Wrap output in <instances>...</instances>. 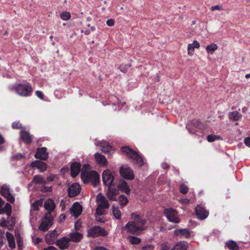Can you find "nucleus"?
I'll use <instances>...</instances> for the list:
<instances>
[{"label": "nucleus", "mask_w": 250, "mask_h": 250, "mask_svg": "<svg viewBox=\"0 0 250 250\" xmlns=\"http://www.w3.org/2000/svg\"><path fill=\"white\" fill-rule=\"evenodd\" d=\"M51 190V187H44V191H50Z\"/></svg>", "instance_id": "nucleus-64"}, {"label": "nucleus", "mask_w": 250, "mask_h": 250, "mask_svg": "<svg viewBox=\"0 0 250 250\" xmlns=\"http://www.w3.org/2000/svg\"><path fill=\"white\" fill-rule=\"evenodd\" d=\"M44 207L47 211V212L45 214H48V215L52 216L51 213L56 207L54 201L51 199H47L44 203Z\"/></svg>", "instance_id": "nucleus-15"}, {"label": "nucleus", "mask_w": 250, "mask_h": 250, "mask_svg": "<svg viewBox=\"0 0 250 250\" xmlns=\"http://www.w3.org/2000/svg\"><path fill=\"white\" fill-rule=\"evenodd\" d=\"M3 232L0 229V249H1L2 248V247L3 246V244H4V236H3Z\"/></svg>", "instance_id": "nucleus-45"}, {"label": "nucleus", "mask_w": 250, "mask_h": 250, "mask_svg": "<svg viewBox=\"0 0 250 250\" xmlns=\"http://www.w3.org/2000/svg\"><path fill=\"white\" fill-rule=\"evenodd\" d=\"M188 188L187 187V186L185 185H182L180 186V192L182 193L183 194H186L188 193Z\"/></svg>", "instance_id": "nucleus-42"}, {"label": "nucleus", "mask_w": 250, "mask_h": 250, "mask_svg": "<svg viewBox=\"0 0 250 250\" xmlns=\"http://www.w3.org/2000/svg\"><path fill=\"white\" fill-rule=\"evenodd\" d=\"M58 233L56 230H54L48 233L45 236V240L48 244H53L54 242L55 239L58 236Z\"/></svg>", "instance_id": "nucleus-24"}, {"label": "nucleus", "mask_w": 250, "mask_h": 250, "mask_svg": "<svg viewBox=\"0 0 250 250\" xmlns=\"http://www.w3.org/2000/svg\"><path fill=\"white\" fill-rule=\"evenodd\" d=\"M81 177L84 183L91 182L94 187H96L100 182V176L98 173L94 170L87 172H82Z\"/></svg>", "instance_id": "nucleus-3"}, {"label": "nucleus", "mask_w": 250, "mask_h": 250, "mask_svg": "<svg viewBox=\"0 0 250 250\" xmlns=\"http://www.w3.org/2000/svg\"><path fill=\"white\" fill-rule=\"evenodd\" d=\"M36 94L42 100L43 99V95L41 91H36Z\"/></svg>", "instance_id": "nucleus-53"}, {"label": "nucleus", "mask_w": 250, "mask_h": 250, "mask_svg": "<svg viewBox=\"0 0 250 250\" xmlns=\"http://www.w3.org/2000/svg\"><path fill=\"white\" fill-rule=\"evenodd\" d=\"M174 235L175 236H183L185 238H188L190 235L189 231L187 229H177L174 230Z\"/></svg>", "instance_id": "nucleus-29"}, {"label": "nucleus", "mask_w": 250, "mask_h": 250, "mask_svg": "<svg viewBox=\"0 0 250 250\" xmlns=\"http://www.w3.org/2000/svg\"><path fill=\"white\" fill-rule=\"evenodd\" d=\"M241 117V115L236 111L230 112L229 114V117L230 119L233 120L235 121L239 120Z\"/></svg>", "instance_id": "nucleus-33"}, {"label": "nucleus", "mask_w": 250, "mask_h": 250, "mask_svg": "<svg viewBox=\"0 0 250 250\" xmlns=\"http://www.w3.org/2000/svg\"><path fill=\"white\" fill-rule=\"evenodd\" d=\"M5 142L4 139L2 136L0 134V144H3Z\"/></svg>", "instance_id": "nucleus-63"}, {"label": "nucleus", "mask_w": 250, "mask_h": 250, "mask_svg": "<svg viewBox=\"0 0 250 250\" xmlns=\"http://www.w3.org/2000/svg\"><path fill=\"white\" fill-rule=\"evenodd\" d=\"M195 214L198 219L202 220L207 218L209 213L204 208L198 205L195 208Z\"/></svg>", "instance_id": "nucleus-12"}, {"label": "nucleus", "mask_w": 250, "mask_h": 250, "mask_svg": "<svg viewBox=\"0 0 250 250\" xmlns=\"http://www.w3.org/2000/svg\"><path fill=\"white\" fill-rule=\"evenodd\" d=\"M107 233L102 227L95 226L92 228L88 232L87 236L92 237H97L99 236H105Z\"/></svg>", "instance_id": "nucleus-7"}, {"label": "nucleus", "mask_w": 250, "mask_h": 250, "mask_svg": "<svg viewBox=\"0 0 250 250\" xmlns=\"http://www.w3.org/2000/svg\"><path fill=\"white\" fill-rule=\"evenodd\" d=\"M226 245L230 250H238L239 248L238 245L233 241H229L226 242Z\"/></svg>", "instance_id": "nucleus-34"}, {"label": "nucleus", "mask_w": 250, "mask_h": 250, "mask_svg": "<svg viewBox=\"0 0 250 250\" xmlns=\"http://www.w3.org/2000/svg\"><path fill=\"white\" fill-rule=\"evenodd\" d=\"M89 167V165L88 164H84L82 168V172H86V169H88Z\"/></svg>", "instance_id": "nucleus-55"}, {"label": "nucleus", "mask_w": 250, "mask_h": 250, "mask_svg": "<svg viewBox=\"0 0 250 250\" xmlns=\"http://www.w3.org/2000/svg\"><path fill=\"white\" fill-rule=\"evenodd\" d=\"M12 207L9 203H6L3 208H0V214L5 213L8 217L11 214Z\"/></svg>", "instance_id": "nucleus-31"}, {"label": "nucleus", "mask_w": 250, "mask_h": 250, "mask_svg": "<svg viewBox=\"0 0 250 250\" xmlns=\"http://www.w3.org/2000/svg\"><path fill=\"white\" fill-rule=\"evenodd\" d=\"M96 201L99 203L98 205H101L104 208H108L109 207L108 200L102 193H100L97 195Z\"/></svg>", "instance_id": "nucleus-17"}, {"label": "nucleus", "mask_w": 250, "mask_h": 250, "mask_svg": "<svg viewBox=\"0 0 250 250\" xmlns=\"http://www.w3.org/2000/svg\"><path fill=\"white\" fill-rule=\"evenodd\" d=\"M81 189V186L79 184H73L68 188V196L70 197H73L76 196L77 195L80 194Z\"/></svg>", "instance_id": "nucleus-11"}, {"label": "nucleus", "mask_w": 250, "mask_h": 250, "mask_svg": "<svg viewBox=\"0 0 250 250\" xmlns=\"http://www.w3.org/2000/svg\"><path fill=\"white\" fill-rule=\"evenodd\" d=\"M211 9L212 11L215 10H218L219 11H221V10H223V8H222V6H220V5H215V6H212L211 7Z\"/></svg>", "instance_id": "nucleus-48"}, {"label": "nucleus", "mask_w": 250, "mask_h": 250, "mask_svg": "<svg viewBox=\"0 0 250 250\" xmlns=\"http://www.w3.org/2000/svg\"><path fill=\"white\" fill-rule=\"evenodd\" d=\"M0 226L3 227H7L8 222L4 218H1L0 220Z\"/></svg>", "instance_id": "nucleus-46"}, {"label": "nucleus", "mask_w": 250, "mask_h": 250, "mask_svg": "<svg viewBox=\"0 0 250 250\" xmlns=\"http://www.w3.org/2000/svg\"><path fill=\"white\" fill-rule=\"evenodd\" d=\"M214 137H215V135H208L207 136V140L209 142H213V141H214L215 140V138Z\"/></svg>", "instance_id": "nucleus-49"}, {"label": "nucleus", "mask_w": 250, "mask_h": 250, "mask_svg": "<svg viewBox=\"0 0 250 250\" xmlns=\"http://www.w3.org/2000/svg\"><path fill=\"white\" fill-rule=\"evenodd\" d=\"M21 138L26 144H30L32 141L31 135L27 131H21L20 132Z\"/></svg>", "instance_id": "nucleus-23"}, {"label": "nucleus", "mask_w": 250, "mask_h": 250, "mask_svg": "<svg viewBox=\"0 0 250 250\" xmlns=\"http://www.w3.org/2000/svg\"><path fill=\"white\" fill-rule=\"evenodd\" d=\"M130 65L128 64H122L120 65L119 68L120 70L124 73H126L129 68Z\"/></svg>", "instance_id": "nucleus-43"}, {"label": "nucleus", "mask_w": 250, "mask_h": 250, "mask_svg": "<svg viewBox=\"0 0 250 250\" xmlns=\"http://www.w3.org/2000/svg\"><path fill=\"white\" fill-rule=\"evenodd\" d=\"M119 202L121 205L125 206L128 202L127 198L124 195H121L119 197Z\"/></svg>", "instance_id": "nucleus-38"}, {"label": "nucleus", "mask_w": 250, "mask_h": 250, "mask_svg": "<svg viewBox=\"0 0 250 250\" xmlns=\"http://www.w3.org/2000/svg\"><path fill=\"white\" fill-rule=\"evenodd\" d=\"M218 48V46L215 43H212L206 46V50L208 53L212 54Z\"/></svg>", "instance_id": "nucleus-35"}, {"label": "nucleus", "mask_w": 250, "mask_h": 250, "mask_svg": "<svg viewBox=\"0 0 250 250\" xmlns=\"http://www.w3.org/2000/svg\"><path fill=\"white\" fill-rule=\"evenodd\" d=\"M44 250H58L56 248L53 246H49L47 248L44 249Z\"/></svg>", "instance_id": "nucleus-59"}, {"label": "nucleus", "mask_w": 250, "mask_h": 250, "mask_svg": "<svg viewBox=\"0 0 250 250\" xmlns=\"http://www.w3.org/2000/svg\"><path fill=\"white\" fill-rule=\"evenodd\" d=\"M97 146L101 147L102 151L104 153H109L112 148L110 144L104 141H101L97 144Z\"/></svg>", "instance_id": "nucleus-21"}, {"label": "nucleus", "mask_w": 250, "mask_h": 250, "mask_svg": "<svg viewBox=\"0 0 250 250\" xmlns=\"http://www.w3.org/2000/svg\"><path fill=\"white\" fill-rule=\"evenodd\" d=\"M8 223H10V226L11 227H13L15 225V219L13 217H11L9 218V220L7 221Z\"/></svg>", "instance_id": "nucleus-51"}, {"label": "nucleus", "mask_w": 250, "mask_h": 250, "mask_svg": "<svg viewBox=\"0 0 250 250\" xmlns=\"http://www.w3.org/2000/svg\"><path fill=\"white\" fill-rule=\"evenodd\" d=\"M122 151L125 153L128 158L131 159L132 162L139 167L144 165L143 158L138 154L137 152L134 151L128 146H123Z\"/></svg>", "instance_id": "nucleus-2"}, {"label": "nucleus", "mask_w": 250, "mask_h": 250, "mask_svg": "<svg viewBox=\"0 0 250 250\" xmlns=\"http://www.w3.org/2000/svg\"><path fill=\"white\" fill-rule=\"evenodd\" d=\"M112 212L114 217L117 219H119L121 216V212L118 208L115 207L114 206L112 207Z\"/></svg>", "instance_id": "nucleus-37"}, {"label": "nucleus", "mask_w": 250, "mask_h": 250, "mask_svg": "<svg viewBox=\"0 0 250 250\" xmlns=\"http://www.w3.org/2000/svg\"><path fill=\"white\" fill-rule=\"evenodd\" d=\"M0 194L5 197L8 201L10 203H13L15 199L13 196L10 192V189L8 186L3 185L1 188Z\"/></svg>", "instance_id": "nucleus-10"}, {"label": "nucleus", "mask_w": 250, "mask_h": 250, "mask_svg": "<svg viewBox=\"0 0 250 250\" xmlns=\"http://www.w3.org/2000/svg\"><path fill=\"white\" fill-rule=\"evenodd\" d=\"M199 43L196 41H194L192 43H189L188 44V54L190 56L193 55L194 51V48H199Z\"/></svg>", "instance_id": "nucleus-28"}, {"label": "nucleus", "mask_w": 250, "mask_h": 250, "mask_svg": "<svg viewBox=\"0 0 250 250\" xmlns=\"http://www.w3.org/2000/svg\"><path fill=\"white\" fill-rule=\"evenodd\" d=\"M115 23L114 20L112 19L108 20L106 21V24L109 26H112L114 25Z\"/></svg>", "instance_id": "nucleus-50"}, {"label": "nucleus", "mask_w": 250, "mask_h": 250, "mask_svg": "<svg viewBox=\"0 0 250 250\" xmlns=\"http://www.w3.org/2000/svg\"><path fill=\"white\" fill-rule=\"evenodd\" d=\"M112 186H108V191L107 193V196L111 201H115L116 200V199L114 197L115 196L117 195L118 190L114 187H112Z\"/></svg>", "instance_id": "nucleus-25"}, {"label": "nucleus", "mask_w": 250, "mask_h": 250, "mask_svg": "<svg viewBox=\"0 0 250 250\" xmlns=\"http://www.w3.org/2000/svg\"><path fill=\"white\" fill-rule=\"evenodd\" d=\"M74 227H75V229L76 230L75 231L80 230V229L82 227L81 222L80 221H76V223H75Z\"/></svg>", "instance_id": "nucleus-44"}, {"label": "nucleus", "mask_w": 250, "mask_h": 250, "mask_svg": "<svg viewBox=\"0 0 250 250\" xmlns=\"http://www.w3.org/2000/svg\"><path fill=\"white\" fill-rule=\"evenodd\" d=\"M131 221H129L125 226L123 229H126L128 232L136 235L140 234L142 230L146 229L145 225L146 224V220L143 216L133 213L131 214Z\"/></svg>", "instance_id": "nucleus-1"}, {"label": "nucleus", "mask_w": 250, "mask_h": 250, "mask_svg": "<svg viewBox=\"0 0 250 250\" xmlns=\"http://www.w3.org/2000/svg\"><path fill=\"white\" fill-rule=\"evenodd\" d=\"M244 143L246 146L250 147V138H246Z\"/></svg>", "instance_id": "nucleus-56"}, {"label": "nucleus", "mask_w": 250, "mask_h": 250, "mask_svg": "<svg viewBox=\"0 0 250 250\" xmlns=\"http://www.w3.org/2000/svg\"><path fill=\"white\" fill-rule=\"evenodd\" d=\"M32 182L36 185L42 184L45 185L47 184V182L45 178L41 175H35L32 179Z\"/></svg>", "instance_id": "nucleus-27"}, {"label": "nucleus", "mask_w": 250, "mask_h": 250, "mask_svg": "<svg viewBox=\"0 0 250 250\" xmlns=\"http://www.w3.org/2000/svg\"><path fill=\"white\" fill-rule=\"evenodd\" d=\"M118 188L123 192L126 194L130 193V189L127 185V182L123 180H120L118 185Z\"/></svg>", "instance_id": "nucleus-22"}, {"label": "nucleus", "mask_w": 250, "mask_h": 250, "mask_svg": "<svg viewBox=\"0 0 250 250\" xmlns=\"http://www.w3.org/2000/svg\"><path fill=\"white\" fill-rule=\"evenodd\" d=\"M30 166L32 167H36L40 172H43L46 170L47 165L42 161L36 160L32 162Z\"/></svg>", "instance_id": "nucleus-16"}, {"label": "nucleus", "mask_w": 250, "mask_h": 250, "mask_svg": "<svg viewBox=\"0 0 250 250\" xmlns=\"http://www.w3.org/2000/svg\"><path fill=\"white\" fill-rule=\"evenodd\" d=\"M187 246L184 242H180L176 244L171 250H186Z\"/></svg>", "instance_id": "nucleus-36"}, {"label": "nucleus", "mask_w": 250, "mask_h": 250, "mask_svg": "<svg viewBox=\"0 0 250 250\" xmlns=\"http://www.w3.org/2000/svg\"><path fill=\"white\" fill-rule=\"evenodd\" d=\"M82 207L78 202H75L70 208V213L72 216L78 217L82 212Z\"/></svg>", "instance_id": "nucleus-13"}, {"label": "nucleus", "mask_w": 250, "mask_h": 250, "mask_svg": "<svg viewBox=\"0 0 250 250\" xmlns=\"http://www.w3.org/2000/svg\"><path fill=\"white\" fill-rule=\"evenodd\" d=\"M162 167L164 169L169 168V166L166 163H163L162 164Z\"/></svg>", "instance_id": "nucleus-58"}, {"label": "nucleus", "mask_w": 250, "mask_h": 250, "mask_svg": "<svg viewBox=\"0 0 250 250\" xmlns=\"http://www.w3.org/2000/svg\"><path fill=\"white\" fill-rule=\"evenodd\" d=\"M43 199H40L39 200L35 201L32 204V208L33 210L37 211L39 209L40 207H42L43 204Z\"/></svg>", "instance_id": "nucleus-32"}, {"label": "nucleus", "mask_w": 250, "mask_h": 250, "mask_svg": "<svg viewBox=\"0 0 250 250\" xmlns=\"http://www.w3.org/2000/svg\"><path fill=\"white\" fill-rule=\"evenodd\" d=\"M154 247L152 245H147L143 247L144 250H151L153 249Z\"/></svg>", "instance_id": "nucleus-54"}, {"label": "nucleus", "mask_w": 250, "mask_h": 250, "mask_svg": "<svg viewBox=\"0 0 250 250\" xmlns=\"http://www.w3.org/2000/svg\"><path fill=\"white\" fill-rule=\"evenodd\" d=\"M6 236L8 242L9 247L11 249H15L16 247L15 239L12 233L7 231Z\"/></svg>", "instance_id": "nucleus-30"}, {"label": "nucleus", "mask_w": 250, "mask_h": 250, "mask_svg": "<svg viewBox=\"0 0 250 250\" xmlns=\"http://www.w3.org/2000/svg\"><path fill=\"white\" fill-rule=\"evenodd\" d=\"M69 242L68 238L64 237L58 240L56 242V244L61 250H65L68 247Z\"/></svg>", "instance_id": "nucleus-20"}, {"label": "nucleus", "mask_w": 250, "mask_h": 250, "mask_svg": "<svg viewBox=\"0 0 250 250\" xmlns=\"http://www.w3.org/2000/svg\"><path fill=\"white\" fill-rule=\"evenodd\" d=\"M17 242L18 244V245L19 247H21L22 246V241L21 240V238L20 237H19L17 239Z\"/></svg>", "instance_id": "nucleus-57"}, {"label": "nucleus", "mask_w": 250, "mask_h": 250, "mask_svg": "<svg viewBox=\"0 0 250 250\" xmlns=\"http://www.w3.org/2000/svg\"><path fill=\"white\" fill-rule=\"evenodd\" d=\"M69 238L68 240L70 241L77 243L79 242L83 238V234L78 231H74L69 233Z\"/></svg>", "instance_id": "nucleus-19"}, {"label": "nucleus", "mask_w": 250, "mask_h": 250, "mask_svg": "<svg viewBox=\"0 0 250 250\" xmlns=\"http://www.w3.org/2000/svg\"><path fill=\"white\" fill-rule=\"evenodd\" d=\"M120 173L122 177L127 180H133L134 178L133 171L127 165L121 166L120 168Z\"/></svg>", "instance_id": "nucleus-6"}, {"label": "nucleus", "mask_w": 250, "mask_h": 250, "mask_svg": "<svg viewBox=\"0 0 250 250\" xmlns=\"http://www.w3.org/2000/svg\"><path fill=\"white\" fill-rule=\"evenodd\" d=\"M71 17V15L69 12H65L61 14V18L62 20L66 21L69 20Z\"/></svg>", "instance_id": "nucleus-41"}, {"label": "nucleus", "mask_w": 250, "mask_h": 250, "mask_svg": "<svg viewBox=\"0 0 250 250\" xmlns=\"http://www.w3.org/2000/svg\"><path fill=\"white\" fill-rule=\"evenodd\" d=\"M54 179V176L53 175H50L47 177V182H51L53 181Z\"/></svg>", "instance_id": "nucleus-60"}, {"label": "nucleus", "mask_w": 250, "mask_h": 250, "mask_svg": "<svg viewBox=\"0 0 250 250\" xmlns=\"http://www.w3.org/2000/svg\"><path fill=\"white\" fill-rule=\"evenodd\" d=\"M12 127L15 129H21L22 126L19 122H14L12 124Z\"/></svg>", "instance_id": "nucleus-47"}, {"label": "nucleus", "mask_w": 250, "mask_h": 250, "mask_svg": "<svg viewBox=\"0 0 250 250\" xmlns=\"http://www.w3.org/2000/svg\"><path fill=\"white\" fill-rule=\"evenodd\" d=\"M129 241L132 244H138L141 242V239L138 237L135 236H129L128 237Z\"/></svg>", "instance_id": "nucleus-39"}, {"label": "nucleus", "mask_w": 250, "mask_h": 250, "mask_svg": "<svg viewBox=\"0 0 250 250\" xmlns=\"http://www.w3.org/2000/svg\"><path fill=\"white\" fill-rule=\"evenodd\" d=\"M65 219V215L64 214H62L60 216V220L61 221H63Z\"/></svg>", "instance_id": "nucleus-62"}, {"label": "nucleus", "mask_w": 250, "mask_h": 250, "mask_svg": "<svg viewBox=\"0 0 250 250\" xmlns=\"http://www.w3.org/2000/svg\"><path fill=\"white\" fill-rule=\"evenodd\" d=\"M161 249L162 250H168L169 247L167 246V243H164L161 245Z\"/></svg>", "instance_id": "nucleus-52"}, {"label": "nucleus", "mask_w": 250, "mask_h": 250, "mask_svg": "<svg viewBox=\"0 0 250 250\" xmlns=\"http://www.w3.org/2000/svg\"><path fill=\"white\" fill-rule=\"evenodd\" d=\"M103 181L104 185L106 186H115L116 184L114 182V177L112 174L110 170L106 169L104 170L102 174Z\"/></svg>", "instance_id": "nucleus-5"}, {"label": "nucleus", "mask_w": 250, "mask_h": 250, "mask_svg": "<svg viewBox=\"0 0 250 250\" xmlns=\"http://www.w3.org/2000/svg\"><path fill=\"white\" fill-rule=\"evenodd\" d=\"M53 216H49L48 214H45L38 228L39 229L42 231L48 230L53 224Z\"/></svg>", "instance_id": "nucleus-4"}, {"label": "nucleus", "mask_w": 250, "mask_h": 250, "mask_svg": "<svg viewBox=\"0 0 250 250\" xmlns=\"http://www.w3.org/2000/svg\"><path fill=\"white\" fill-rule=\"evenodd\" d=\"M95 158L97 163L102 166H105L107 164V161L105 157L99 153L95 154Z\"/></svg>", "instance_id": "nucleus-26"}, {"label": "nucleus", "mask_w": 250, "mask_h": 250, "mask_svg": "<svg viewBox=\"0 0 250 250\" xmlns=\"http://www.w3.org/2000/svg\"><path fill=\"white\" fill-rule=\"evenodd\" d=\"M47 149L45 147L39 148L35 155V157L42 160H45L48 157V154L46 151Z\"/></svg>", "instance_id": "nucleus-14"}, {"label": "nucleus", "mask_w": 250, "mask_h": 250, "mask_svg": "<svg viewBox=\"0 0 250 250\" xmlns=\"http://www.w3.org/2000/svg\"><path fill=\"white\" fill-rule=\"evenodd\" d=\"M71 175L72 177H76L80 173L81 164L78 162H74L71 165Z\"/></svg>", "instance_id": "nucleus-18"}, {"label": "nucleus", "mask_w": 250, "mask_h": 250, "mask_svg": "<svg viewBox=\"0 0 250 250\" xmlns=\"http://www.w3.org/2000/svg\"><path fill=\"white\" fill-rule=\"evenodd\" d=\"M104 208L101 205H98L95 214L97 215L100 216L105 213V211L103 209Z\"/></svg>", "instance_id": "nucleus-40"}, {"label": "nucleus", "mask_w": 250, "mask_h": 250, "mask_svg": "<svg viewBox=\"0 0 250 250\" xmlns=\"http://www.w3.org/2000/svg\"><path fill=\"white\" fill-rule=\"evenodd\" d=\"M164 213L169 221L174 223L179 222L180 220L177 217V212L175 209L168 208L165 209Z\"/></svg>", "instance_id": "nucleus-8"}, {"label": "nucleus", "mask_w": 250, "mask_h": 250, "mask_svg": "<svg viewBox=\"0 0 250 250\" xmlns=\"http://www.w3.org/2000/svg\"><path fill=\"white\" fill-rule=\"evenodd\" d=\"M17 93L22 96H27L32 91V87L30 84H19L16 88Z\"/></svg>", "instance_id": "nucleus-9"}, {"label": "nucleus", "mask_w": 250, "mask_h": 250, "mask_svg": "<svg viewBox=\"0 0 250 250\" xmlns=\"http://www.w3.org/2000/svg\"><path fill=\"white\" fill-rule=\"evenodd\" d=\"M15 157L17 159H21L22 158H23V156L21 154H20V153H19V154H17L15 156Z\"/></svg>", "instance_id": "nucleus-61"}]
</instances>
